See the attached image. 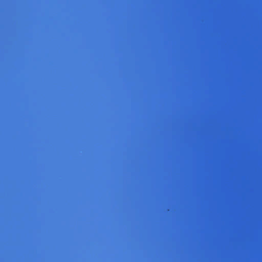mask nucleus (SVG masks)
Segmentation results:
<instances>
[{
  "label": "nucleus",
  "instance_id": "obj_1",
  "mask_svg": "<svg viewBox=\"0 0 262 262\" xmlns=\"http://www.w3.org/2000/svg\"><path fill=\"white\" fill-rule=\"evenodd\" d=\"M155 200H262V198H140Z\"/></svg>",
  "mask_w": 262,
  "mask_h": 262
},
{
  "label": "nucleus",
  "instance_id": "obj_2",
  "mask_svg": "<svg viewBox=\"0 0 262 262\" xmlns=\"http://www.w3.org/2000/svg\"><path fill=\"white\" fill-rule=\"evenodd\" d=\"M141 196H262V195H141Z\"/></svg>",
  "mask_w": 262,
  "mask_h": 262
}]
</instances>
